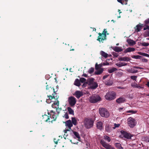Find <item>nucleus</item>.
<instances>
[{"label":"nucleus","instance_id":"1","mask_svg":"<svg viewBox=\"0 0 149 149\" xmlns=\"http://www.w3.org/2000/svg\"><path fill=\"white\" fill-rule=\"evenodd\" d=\"M99 111L100 115L102 117L107 118L109 116V113L105 108H100Z\"/></svg>","mask_w":149,"mask_h":149},{"label":"nucleus","instance_id":"2","mask_svg":"<svg viewBox=\"0 0 149 149\" xmlns=\"http://www.w3.org/2000/svg\"><path fill=\"white\" fill-rule=\"evenodd\" d=\"M116 94L113 91H110L107 92L105 96V98L107 100H111L114 99L116 98Z\"/></svg>","mask_w":149,"mask_h":149},{"label":"nucleus","instance_id":"3","mask_svg":"<svg viewBox=\"0 0 149 149\" xmlns=\"http://www.w3.org/2000/svg\"><path fill=\"white\" fill-rule=\"evenodd\" d=\"M84 123L85 126L86 128H90L93 126V122L91 119L86 118L84 119Z\"/></svg>","mask_w":149,"mask_h":149},{"label":"nucleus","instance_id":"4","mask_svg":"<svg viewBox=\"0 0 149 149\" xmlns=\"http://www.w3.org/2000/svg\"><path fill=\"white\" fill-rule=\"evenodd\" d=\"M100 96L98 95H93L91 96L89 99V101L92 103H95L100 100Z\"/></svg>","mask_w":149,"mask_h":149},{"label":"nucleus","instance_id":"5","mask_svg":"<svg viewBox=\"0 0 149 149\" xmlns=\"http://www.w3.org/2000/svg\"><path fill=\"white\" fill-rule=\"evenodd\" d=\"M127 124L130 127L133 128L136 125V121L134 119L130 117L127 119Z\"/></svg>","mask_w":149,"mask_h":149},{"label":"nucleus","instance_id":"6","mask_svg":"<svg viewBox=\"0 0 149 149\" xmlns=\"http://www.w3.org/2000/svg\"><path fill=\"white\" fill-rule=\"evenodd\" d=\"M54 94H52L53 96L51 95L47 96V98L46 99V102L47 103H50L52 101V100L54 99H57L58 98L57 95L55 96V95H57L56 93H54Z\"/></svg>","mask_w":149,"mask_h":149},{"label":"nucleus","instance_id":"7","mask_svg":"<svg viewBox=\"0 0 149 149\" xmlns=\"http://www.w3.org/2000/svg\"><path fill=\"white\" fill-rule=\"evenodd\" d=\"M65 124L66 126L69 129H65L64 130L65 133H66L67 131H70L71 130V127L73 125L70 120L67 121L65 122Z\"/></svg>","mask_w":149,"mask_h":149},{"label":"nucleus","instance_id":"8","mask_svg":"<svg viewBox=\"0 0 149 149\" xmlns=\"http://www.w3.org/2000/svg\"><path fill=\"white\" fill-rule=\"evenodd\" d=\"M68 101L70 105L72 107L74 106L76 102L75 98L72 96L68 98Z\"/></svg>","mask_w":149,"mask_h":149},{"label":"nucleus","instance_id":"9","mask_svg":"<svg viewBox=\"0 0 149 149\" xmlns=\"http://www.w3.org/2000/svg\"><path fill=\"white\" fill-rule=\"evenodd\" d=\"M100 143L102 146L107 149H115L112 147L110 145L106 143L103 140H101Z\"/></svg>","mask_w":149,"mask_h":149},{"label":"nucleus","instance_id":"10","mask_svg":"<svg viewBox=\"0 0 149 149\" xmlns=\"http://www.w3.org/2000/svg\"><path fill=\"white\" fill-rule=\"evenodd\" d=\"M98 34L99 35L98 36L97 38V40L99 42H103V41L106 40L107 39V36L104 37V36H103V34L102 33H99Z\"/></svg>","mask_w":149,"mask_h":149},{"label":"nucleus","instance_id":"11","mask_svg":"<svg viewBox=\"0 0 149 149\" xmlns=\"http://www.w3.org/2000/svg\"><path fill=\"white\" fill-rule=\"evenodd\" d=\"M142 68L139 67L134 66L129 70V72L131 73H135L138 72V70L136 69H142Z\"/></svg>","mask_w":149,"mask_h":149},{"label":"nucleus","instance_id":"12","mask_svg":"<svg viewBox=\"0 0 149 149\" xmlns=\"http://www.w3.org/2000/svg\"><path fill=\"white\" fill-rule=\"evenodd\" d=\"M121 132L125 138L128 139L131 138V135L130 134L123 131H121Z\"/></svg>","mask_w":149,"mask_h":149},{"label":"nucleus","instance_id":"13","mask_svg":"<svg viewBox=\"0 0 149 149\" xmlns=\"http://www.w3.org/2000/svg\"><path fill=\"white\" fill-rule=\"evenodd\" d=\"M111 48L115 51L116 52H120L122 51L123 50V49L121 47H112Z\"/></svg>","mask_w":149,"mask_h":149},{"label":"nucleus","instance_id":"14","mask_svg":"<svg viewBox=\"0 0 149 149\" xmlns=\"http://www.w3.org/2000/svg\"><path fill=\"white\" fill-rule=\"evenodd\" d=\"M94 79L93 78H89L87 79V82L84 84H88V83H89V84H97L94 82Z\"/></svg>","mask_w":149,"mask_h":149},{"label":"nucleus","instance_id":"15","mask_svg":"<svg viewBox=\"0 0 149 149\" xmlns=\"http://www.w3.org/2000/svg\"><path fill=\"white\" fill-rule=\"evenodd\" d=\"M74 95L77 98H79L83 95V94L82 92L79 91H77L75 92Z\"/></svg>","mask_w":149,"mask_h":149},{"label":"nucleus","instance_id":"16","mask_svg":"<svg viewBox=\"0 0 149 149\" xmlns=\"http://www.w3.org/2000/svg\"><path fill=\"white\" fill-rule=\"evenodd\" d=\"M46 89L48 91V92H51L52 93H53V94H54V93L55 92V91L54 90V89L53 88H52L49 85H47L46 86Z\"/></svg>","mask_w":149,"mask_h":149},{"label":"nucleus","instance_id":"17","mask_svg":"<svg viewBox=\"0 0 149 149\" xmlns=\"http://www.w3.org/2000/svg\"><path fill=\"white\" fill-rule=\"evenodd\" d=\"M125 101V99L122 97H120L116 100V102L118 103H122Z\"/></svg>","mask_w":149,"mask_h":149},{"label":"nucleus","instance_id":"18","mask_svg":"<svg viewBox=\"0 0 149 149\" xmlns=\"http://www.w3.org/2000/svg\"><path fill=\"white\" fill-rule=\"evenodd\" d=\"M118 60L120 61H130V59L129 58L125 56L123 57H120L118 58Z\"/></svg>","mask_w":149,"mask_h":149},{"label":"nucleus","instance_id":"19","mask_svg":"<svg viewBox=\"0 0 149 149\" xmlns=\"http://www.w3.org/2000/svg\"><path fill=\"white\" fill-rule=\"evenodd\" d=\"M135 49L134 48L129 47L127 48L124 51V53H127L128 52H134L135 51Z\"/></svg>","mask_w":149,"mask_h":149},{"label":"nucleus","instance_id":"20","mask_svg":"<svg viewBox=\"0 0 149 149\" xmlns=\"http://www.w3.org/2000/svg\"><path fill=\"white\" fill-rule=\"evenodd\" d=\"M127 42L129 45L131 46L133 45L136 43L134 41L130 39H128L127 40Z\"/></svg>","mask_w":149,"mask_h":149},{"label":"nucleus","instance_id":"21","mask_svg":"<svg viewBox=\"0 0 149 149\" xmlns=\"http://www.w3.org/2000/svg\"><path fill=\"white\" fill-rule=\"evenodd\" d=\"M50 112H48L49 115V113H50V115L52 116V118H53L55 120L56 118V116L54 114V111L52 110L50 111Z\"/></svg>","mask_w":149,"mask_h":149},{"label":"nucleus","instance_id":"22","mask_svg":"<svg viewBox=\"0 0 149 149\" xmlns=\"http://www.w3.org/2000/svg\"><path fill=\"white\" fill-rule=\"evenodd\" d=\"M142 27V24H138L136 26V28L135 29L136 31L137 32L140 31Z\"/></svg>","mask_w":149,"mask_h":149},{"label":"nucleus","instance_id":"23","mask_svg":"<svg viewBox=\"0 0 149 149\" xmlns=\"http://www.w3.org/2000/svg\"><path fill=\"white\" fill-rule=\"evenodd\" d=\"M97 127L98 129L101 130L102 128V123L101 121L97 123Z\"/></svg>","mask_w":149,"mask_h":149},{"label":"nucleus","instance_id":"24","mask_svg":"<svg viewBox=\"0 0 149 149\" xmlns=\"http://www.w3.org/2000/svg\"><path fill=\"white\" fill-rule=\"evenodd\" d=\"M43 117V120L45 122H49V116L46 115H45L42 116Z\"/></svg>","mask_w":149,"mask_h":149},{"label":"nucleus","instance_id":"25","mask_svg":"<svg viewBox=\"0 0 149 149\" xmlns=\"http://www.w3.org/2000/svg\"><path fill=\"white\" fill-rule=\"evenodd\" d=\"M59 106V102L57 101L52 104V107L54 108H56L58 107Z\"/></svg>","mask_w":149,"mask_h":149},{"label":"nucleus","instance_id":"26","mask_svg":"<svg viewBox=\"0 0 149 149\" xmlns=\"http://www.w3.org/2000/svg\"><path fill=\"white\" fill-rule=\"evenodd\" d=\"M116 65L119 67H121L123 66H124L127 65V63L125 62H120L119 63H116Z\"/></svg>","mask_w":149,"mask_h":149},{"label":"nucleus","instance_id":"27","mask_svg":"<svg viewBox=\"0 0 149 149\" xmlns=\"http://www.w3.org/2000/svg\"><path fill=\"white\" fill-rule=\"evenodd\" d=\"M103 71V68H101L100 70H98L97 71H95L94 74L96 75H100L101 74Z\"/></svg>","mask_w":149,"mask_h":149},{"label":"nucleus","instance_id":"28","mask_svg":"<svg viewBox=\"0 0 149 149\" xmlns=\"http://www.w3.org/2000/svg\"><path fill=\"white\" fill-rule=\"evenodd\" d=\"M73 134L76 137H75V138H77L78 140L79 141H80V137L78 133L76 132H73Z\"/></svg>","mask_w":149,"mask_h":149},{"label":"nucleus","instance_id":"29","mask_svg":"<svg viewBox=\"0 0 149 149\" xmlns=\"http://www.w3.org/2000/svg\"><path fill=\"white\" fill-rule=\"evenodd\" d=\"M117 69L114 67H113L112 68H111L109 69L108 70V72L109 73H113L115 71H116L117 70Z\"/></svg>","mask_w":149,"mask_h":149},{"label":"nucleus","instance_id":"30","mask_svg":"<svg viewBox=\"0 0 149 149\" xmlns=\"http://www.w3.org/2000/svg\"><path fill=\"white\" fill-rule=\"evenodd\" d=\"M140 84H132V87L135 88H137L139 89H143V87L141 86H140Z\"/></svg>","mask_w":149,"mask_h":149},{"label":"nucleus","instance_id":"31","mask_svg":"<svg viewBox=\"0 0 149 149\" xmlns=\"http://www.w3.org/2000/svg\"><path fill=\"white\" fill-rule=\"evenodd\" d=\"M100 53L101 55L104 57L107 58L108 57V54L104 52L101 51L100 52Z\"/></svg>","mask_w":149,"mask_h":149},{"label":"nucleus","instance_id":"32","mask_svg":"<svg viewBox=\"0 0 149 149\" xmlns=\"http://www.w3.org/2000/svg\"><path fill=\"white\" fill-rule=\"evenodd\" d=\"M105 130L108 132H110L112 131V129L108 125H107L106 126Z\"/></svg>","mask_w":149,"mask_h":149},{"label":"nucleus","instance_id":"33","mask_svg":"<svg viewBox=\"0 0 149 149\" xmlns=\"http://www.w3.org/2000/svg\"><path fill=\"white\" fill-rule=\"evenodd\" d=\"M55 80V82L57 84H60L61 83V80L58 77H55L54 79Z\"/></svg>","mask_w":149,"mask_h":149},{"label":"nucleus","instance_id":"34","mask_svg":"<svg viewBox=\"0 0 149 149\" xmlns=\"http://www.w3.org/2000/svg\"><path fill=\"white\" fill-rule=\"evenodd\" d=\"M102 33L103 34V36H104V37L107 36V35H109V33H107V29H104Z\"/></svg>","mask_w":149,"mask_h":149},{"label":"nucleus","instance_id":"35","mask_svg":"<svg viewBox=\"0 0 149 149\" xmlns=\"http://www.w3.org/2000/svg\"><path fill=\"white\" fill-rule=\"evenodd\" d=\"M67 109L69 114L72 115L74 114V111L70 107H68Z\"/></svg>","mask_w":149,"mask_h":149},{"label":"nucleus","instance_id":"36","mask_svg":"<svg viewBox=\"0 0 149 149\" xmlns=\"http://www.w3.org/2000/svg\"><path fill=\"white\" fill-rule=\"evenodd\" d=\"M138 54L141 55L149 57V54H147L141 52H139Z\"/></svg>","mask_w":149,"mask_h":149},{"label":"nucleus","instance_id":"37","mask_svg":"<svg viewBox=\"0 0 149 149\" xmlns=\"http://www.w3.org/2000/svg\"><path fill=\"white\" fill-rule=\"evenodd\" d=\"M72 124L75 125H77V120L75 118H72Z\"/></svg>","mask_w":149,"mask_h":149},{"label":"nucleus","instance_id":"38","mask_svg":"<svg viewBox=\"0 0 149 149\" xmlns=\"http://www.w3.org/2000/svg\"><path fill=\"white\" fill-rule=\"evenodd\" d=\"M132 58H135L136 59H140L142 57L139 55H133L132 56Z\"/></svg>","mask_w":149,"mask_h":149},{"label":"nucleus","instance_id":"39","mask_svg":"<svg viewBox=\"0 0 149 149\" xmlns=\"http://www.w3.org/2000/svg\"><path fill=\"white\" fill-rule=\"evenodd\" d=\"M101 67L102 65L101 64H97V63H96L95 65V69L96 70H99Z\"/></svg>","mask_w":149,"mask_h":149},{"label":"nucleus","instance_id":"40","mask_svg":"<svg viewBox=\"0 0 149 149\" xmlns=\"http://www.w3.org/2000/svg\"><path fill=\"white\" fill-rule=\"evenodd\" d=\"M104 139L106 140H107L108 142H109L111 141L110 138L107 136H104Z\"/></svg>","mask_w":149,"mask_h":149},{"label":"nucleus","instance_id":"41","mask_svg":"<svg viewBox=\"0 0 149 149\" xmlns=\"http://www.w3.org/2000/svg\"><path fill=\"white\" fill-rule=\"evenodd\" d=\"M115 146L118 148L120 149H123V148L121 146V145L120 143H116L115 144Z\"/></svg>","mask_w":149,"mask_h":149},{"label":"nucleus","instance_id":"42","mask_svg":"<svg viewBox=\"0 0 149 149\" xmlns=\"http://www.w3.org/2000/svg\"><path fill=\"white\" fill-rule=\"evenodd\" d=\"M79 80L80 83L81 82V83H84L86 81V79L83 77L79 79Z\"/></svg>","mask_w":149,"mask_h":149},{"label":"nucleus","instance_id":"43","mask_svg":"<svg viewBox=\"0 0 149 149\" xmlns=\"http://www.w3.org/2000/svg\"><path fill=\"white\" fill-rule=\"evenodd\" d=\"M94 71V68H91L88 70V72L89 73L91 74L93 73Z\"/></svg>","mask_w":149,"mask_h":149},{"label":"nucleus","instance_id":"44","mask_svg":"<svg viewBox=\"0 0 149 149\" xmlns=\"http://www.w3.org/2000/svg\"><path fill=\"white\" fill-rule=\"evenodd\" d=\"M136 111L129 110L126 111V113H135L137 112Z\"/></svg>","mask_w":149,"mask_h":149},{"label":"nucleus","instance_id":"45","mask_svg":"<svg viewBox=\"0 0 149 149\" xmlns=\"http://www.w3.org/2000/svg\"><path fill=\"white\" fill-rule=\"evenodd\" d=\"M128 0H122V2L121 3L123 5L127 4V2Z\"/></svg>","mask_w":149,"mask_h":149},{"label":"nucleus","instance_id":"46","mask_svg":"<svg viewBox=\"0 0 149 149\" xmlns=\"http://www.w3.org/2000/svg\"><path fill=\"white\" fill-rule=\"evenodd\" d=\"M141 45L143 46L147 47L149 45V44L148 43L143 42L141 43Z\"/></svg>","mask_w":149,"mask_h":149},{"label":"nucleus","instance_id":"47","mask_svg":"<svg viewBox=\"0 0 149 149\" xmlns=\"http://www.w3.org/2000/svg\"><path fill=\"white\" fill-rule=\"evenodd\" d=\"M74 84H80L79 79H76L74 82Z\"/></svg>","mask_w":149,"mask_h":149},{"label":"nucleus","instance_id":"48","mask_svg":"<svg viewBox=\"0 0 149 149\" xmlns=\"http://www.w3.org/2000/svg\"><path fill=\"white\" fill-rule=\"evenodd\" d=\"M114 127H113L112 128L113 129H115L116 128L118 127L120 125V124H116L115 123L114 124Z\"/></svg>","mask_w":149,"mask_h":149},{"label":"nucleus","instance_id":"49","mask_svg":"<svg viewBox=\"0 0 149 149\" xmlns=\"http://www.w3.org/2000/svg\"><path fill=\"white\" fill-rule=\"evenodd\" d=\"M112 54L115 57H117L118 56V53L115 52H112Z\"/></svg>","mask_w":149,"mask_h":149},{"label":"nucleus","instance_id":"50","mask_svg":"<svg viewBox=\"0 0 149 149\" xmlns=\"http://www.w3.org/2000/svg\"><path fill=\"white\" fill-rule=\"evenodd\" d=\"M56 108V111L58 113H59L61 110V108H59L58 107Z\"/></svg>","mask_w":149,"mask_h":149},{"label":"nucleus","instance_id":"51","mask_svg":"<svg viewBox=\"0 0 149 149\" xmlns=\"http://www.w3.org/2000/svg\"><path fill=\"white\" fill-rule=\"evenodd\" d=\"M77 86L79 87V88H80V86H81L83 88L85 87L86 86V84H75Z\"/></svg>","mask_w":149,"mask_h":149},{"label":"nucleus","instance_id":"52","mask_svg":"<svg viewBox=\"0 0 149 149\" xmlns=\"http://www.w3.org/2000/svg\"><path fill=\"white\" fill-rule=\"evenodd\" d=\"M130 78L134 80H136V79L137 77L136 76H132L130 77Z\"/></svg>","mask_w":149,"mask_h":149},{"label":"nucleus","instance_id":"53","mask_svg":"<svg viewBox=\"0 0 149 149\" xmlns=\"http://www.w3.org/2000/svg\"><path fill=\"white\" fill-rule=\"evenodd\" d=\"M63 117L65 118L66 119H68L69 118L68 114L67 113H65Z\"/></svg>","mask_w":149,"mask_h":149},{"label":"nucleus","instance_id":"54","mask_svg":"<svg viewBox=\"0 0 149 149\" xmlns=\"http://www.w3.org/2000/svg\"><path fill=\"white\" fill-rule=\"evenodd\" d=\"M124 108L123 107H120L118 109V110L120 111L121 112L122 111H123L124 110Z\"/></svg>","mask_w":149,"mask_h":149},{"label":"nucleus","instance_id":"55","mask_svg":"<svg viewBox=\"0 0 149 149\" xmlns=\"http://www.w3.org/2000/svg\"><path fill=\"white\" fill-rule=\"evenodd\" d=\"M94 86H93L91 87V88L92 89H95L98 86L97 84H94Z\"/></svg>","mask_w":149,"mask_h":149},{"label":"nucleus","instance_id":"56","mask_svg":"<svg viewBox=\"0 0 149 149\" xmlns=\"http://www.w3.org/2000/svg\"><path fill=\"white\" fill-rule=\"evenodd\" d=\"M142 62H147L148 61V60H147V59L145 58H143L142 59Z\"/></svg>","mask_w":149,"mask_h":149},{"label":"nucleus","instance_id":"57","mask_svg":"<svg viewBox=\"0 0 149 149\" xmlns=\"http://www.w3.org/2000/svg\"><path fill=\"white\" fill-rule=\"evenodd\" d=\"M147 29H149V26H147L146 27H144L143 29L144 30H145Z\"/></svg>","mask_w":149,"mask_h":149},{"label":"nucleus","instance_id":"58","mask_svg":"<svg viewBox=\"0 0 149 149\" xmlns=\"http://www.w3.org/2000/svg\"><path fill=\"white\" fill-rule=\"evenodd\" d=\"M145 23L146 24H147L149 23V20H147L145 21Z\"/></svg>","mask_w":149,"mask_h":149},{"label":"nucleus","instance_id":"59","mask_svg":"<svg viewBox=\"0 0 149 149\" xmlns=\"http://www.w3.org/2000/svg\"><path fill=\"white\" fill-rule=\"evenodd\" d=\"M108 76H109L108 75H106L104 76L103 77V79H105L106 78H107L108 77Z\"/></svg>","mask_w":149,"mask_h":149},{"label":"nucleus","instance_id":"60","mask_svg":"<svg viewBox=\"0 0 149 149\" xmlns=\"http://www.w3.org/2000/svg\"><path fill=\"white\" fill-rule=\"evenodd\" d=\"M82 76L86 77L88 76L86 74H84Z\"/></svg>","mask_w":149,"mask_h":149},{"label":"nucleus","instance_id":"61","mask_svg":"<svg viewBox=\"0 0 149 149\" xmlns=\"http://www.w3.org/2000/svg\"><path fill=\"white\" fill-rule=\"evenodd\" d=\"M103 64L104 65H109V63H107V64H106L105 63H104Z\"/></svg>","mask_w":149,"mask_h":149},{"label":"nucleus","instance_id":"62","mask_svg":"<svg viewBox=\"0 0 149 149\" xmlns=\"http://www.w3.org/2000/svg\"><path fill=\"white\" fill-rule=\"evenodd\" d=\"M118 88H121V89H124L125 88L123 87H117Z\"/></svg>","mask_w":149,"mask_h":149},{"label":"nucleus","instance_id":"63","mask_svg":"<svg viewBox=\"0 0 149 149\" xmlns=\"http://www.w3.org/2000/svg\"><path fill=\"white\" fill-rule=\"evenodd\" d=\"M146 35L148 36H149V31L147 32Z\"/></svg>","mask_w":149,"mask_h":149},{"label":"nucleus","instance_id":"64","mask_svg":"<svg viewBox=\"0 0 149 149\" xmlns=\"http://www.w3.org/2000/svg\"><path fill=\"white\" fill-rule=\"evenodd\" d=\"M117 0L118 2H119L120 3H121V2H122V0Z\"/></svg>","mask_w":149,"mask_h":149}]
</instances>
